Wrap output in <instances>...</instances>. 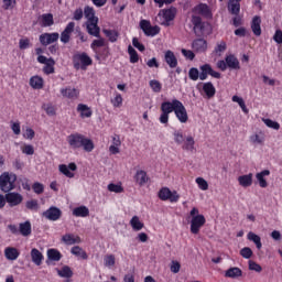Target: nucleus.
Instances as JSON below:
<instances>
[{
    "label": "nucleus",
    "instance_id": "nucleus-1",
    "mask_svg": "<svg viewBox=\"0 0 282 282\" xmlns=\"http://www.w3.org/2000/svg\"><path fill=\"white\" fill-rule=\"evenodd\" d=\"M173 112L182 124H186V122H188V112L186 111V107L178 99H172V101H163L161 104L159 122H161V124H169V118Z\"/></svg>",
    "mask_w": 282,
    "mask_h": 282
},
{
    "label": "nucleus",
    "instance_id": "nucleus-2",
    "mask_svg": "<svg viewBox=\"0 0 282 282\" xmlns=\"http://www.w3.org/2000/svg\"><path fill=\"white\" fill-rule=\"evenodd\" d=\"M67 142L70 149H84L86 153H91L95 149L94 141L78 132L69 134Z\"/></svg>",
    "mask_w": 282,
    "mask_h": 282
},
{
    "label": "nucleus",
    "instance_id": "nucleus-3",
    "mask_svg": "<svg viewBox=\"0 0 282 282\" xmlns=\"http://www.w3.org/2000/svg\"><path fill=\"white\" fill-rule=\"evenodd\" d=\"M90 48L95 53L96 61H99V63H102V61H107V58H109V44H107L105 39L99 37L98 40H94L90 44Z\"/></svg>",
    "mask_w": 282,
    "mask_h": 282
},
{
    "label": "nucleus",
    "instance_id": "nucleus-4",
    "mask_svg": "<svg viewBox=\"0 0 282 282\" xmlns=\"http://www.w3.org/2000/svg\"><path fill=\"white\" fill-rule=\"evenodd\" d=\"M191 219V227L189 230L192 235H199V231L204 226H206V217L203 214H199V209L197 207H193L189 212Z\"/></svg>",
    "mask_w": 282,
    "mask_h": 282
},
{
    "label": "nucleus",
    "instance_id": "nucleus-5",
    "mask_svg": "<svg viewBox=\"0 0 282 282\" xmlns=\"http://www.w3.org/2000/svg\"><path fill=\"white\" fill-rule=\"evenodd\" d=\"M17 188V174L3 172L0 175V191L2 193H10Z\"/></svg>",
    "mask_w": 282,
    "mask_h": 282
},
{
    "label": "nucleus",
    "instance_id": "nucleus-6",
    "mask_svg": "<svg viewBox=\"0 0 282 282\" xmlns=\"http://www.w3.org/2000/svg\"><path fill=\"white\" fill-rule=\"evenodd\" d=\"M193 32L196 36H206L210 34V24L203 22L198 15H192Z\"/></svg>",
    "mask_w": 282,
    "mask_h": 282
},
{
    "label": "nucleus",
    "instance_id": "nucleus-7",
    "mask_svg": "<svg viewBox=\"0 0 282 282\" xmlns=\"http://www.w3.org/2000/svg\"><path fill=\"white\" fill-rule=\"evenodd\" d=\"M89 65H94V59L86 53H77L73 56V66L74 69H87Z\"/></svg>",
    "mask_w": 282,
    "mask_h": 282
},
{
    "label": "nucleus",
    "instance_id": "nucleus-8",
    "mask_svg": "<svg viewBox=\"0 0 282 282\" xmlns=\"http://www.w3.org/2000/svg\"><path fill=\"white\" fill-rule=\"evenodd\" d=\"M159 199L161 202H171L172 204H175L180 202V194H177V191H171L169 187H162L159 191Z\"/></svg>",
    "mask_w": 282,
    "mask_h": 282
},
{
    "label": "nucleus",
    "instance_id": "nucleus-9",
    "mask_svg": "<svg viewBox=\"0 0 282 282\" xmlns=\"http://www.w3.org/2000/svg\"><path fill=\"white\" fill-rule=\"evenodd\" d=\"M4 196H6V204H8L10 208H14L23 204V195H21V193L8 192L4 194Z\"/></svg>",
    "mask_w": 282,
    "mask_h": 282
},
{
    "label": "nucleus",
    "instance_id": "nucleus-10",
    "mask_svg": "<svg viewBox=\"0 0 282 282\" xmlns=\"http://www.w3.org/2000/svg\"><path fill=\"white\" fill-rule=\"evenodd\" d=\"M42 217H44V219H48V221H58V219L63 217V212L56 206H51L42 213Z\"/></svg>",
    "mask_w": 282,
    "mask_h": 282
},
{
    "label": "nucleus",
    "instance_id": "nucleus-11",
    "mask_svg": "<svg viewBox=\"0 0 282 282\" xmlns=\"http://www.w3.org/2000/svg\"><path fill=\"white\" fill-rule=\"evenodd\" d=\"M140 28L145 36H158V33L160 32V26H152L151 21L149 20H141Z\"/></svg>",
    "mask_w": 282,
    "mask_h": 282
},
{
    "label": "nucleus",
    "instance_id": "nucleus-12",
    "mask_svg": "<svg viewBox=\"0 0 282 282\" xmlns=\"http://www.w3.org/2000/svg\"><path fill=\"white\" fill-rule=\"evenodd\" d=\"M163 61L167 65V67H170V69H177V66L180 65L175 52L171 50L164 52Z\"/></svg>",
    "mask_w": 282,
    "mask_h": 282
},
{
    "label": "nucleus",
    "instance_id": "nucleus-13",
    "mask_svg": "<svg viewBox=\"0 0 282 282\" xmlns=\"http://www.w3.org/2000/svg\"><path fill=\"white\" fill-rule=\"evenodd\" d=\"M86 30L90 36H96V39L100 37V26H98V18L97 19H90L86 22Z\"/></svg>",
    "mask_w": 282,
    "mask_h": 282
},
{
    "label": "nucleus",
    "instance_id": "nucleus-14",
    "mask_svg": "<svg viewBox=\"0 0 282 282\" xmlns=\"http://www.w3.org/2000/svg\"><path fill=\"white\" fill-rule=\"evenodd\" d=\"M61 35L57 32L54 33H43L40 35V43L47 47V45H52V43L58 42Z\"/></svg>",
    "mask_w": 282,
    "mask_h": 282
},
{
    "label": "nucleus",
    "instance_id": "nucleus-15",
    "mask_svg": "<svg viewBox=\"0 0 282 282\" xmlns=\"http://www.w3.org/2000/svg\"><path fill=\"white\" fill-rule=\"evenodd\" d=\"M197 89L200 91V94L203 91L207 100L215 98V94H217V88H215V85H213L212 82L203 83L202 89L199 86H197Z\"/></svg>",
    "mask_w": 282,
    "mask_h": 282
},
{
    "label": "nucleus",
    "instance_id": "nucleus-16",
    "mask_svg": "<svg viewBox=\"0 0 282 282\" xmlns=\"http://www.w3.org/2000/svg\"><path fill=\"white\" fill-rule=\"evenodd\" d=\"M59 91L63 98H68V100H78V98L80 97V90L72 88L70 86L61 88Z\"/></svg>",
    "mask_w": 282,
    "mask_h": 282
},
{
    "label": "nucleus",
    "instance_id": "nucleus-17",
    "mask_svg": "<svg viewBox=\"0 0 282 282\" xmlns=\"http://www.w3.org/2000/svg\"><path fill=\"white\" fill-rule=\"evenodd\" d=\"M76 28V23L75 22H69L66 28L64 29V31L61 33V42L64 44L69 43L70 39H72V34L74 33V30Z\"/></svg>",
    "mask_w": 282,
    "mask_h": 282
},
{
    "label": "nucleus",
    "instance_id": "nucleus-18",
    "mask_svg": "<svg viewBox=\"0 0 282 282\" xmlns=\"http://www.w3.org/2000/svg\"><path fill=\"white\" fill-rule=\"evenodd\" d=\"M192 50L197 54H204L208 50V42L204 39H196L192 42Z\"/></svg>",
    "mask_w": 282,
    "mask_h": 282
},
{
    "label": "nucleus",
    "instance_id": "nucleus-19",
    "mask_svg": "<svg viewBox=\"0 0 282 282\" xmlns=\"http://www.w3.org/2000/svg\"><path fill=\"white\" fill-rule=\"evenodd\" d=\"M225 62L227 63L228 69H234L236 72H239V69H241V64L239 63V58H237L235 54L226 55Z\"/></svg>",
    "mask_w": 282,
    "mask_h": 282
},
{
    "label": "nucleus",
    "instance_id": "nucleus-20",
    "mask_svg": "<svg viewBox=\"0 0 282 282\" xmlns=\"http://www.w3.org/2000/svg\"><path fill=\"white\" fill-rule=\"evenodd\" d=\"M194 14H200V17H205V19H210L213 13L210 12V8L208 4L199 3L193 9Z\"/></svg>",
    "mask_w": 282,
    "mask_h": 282
},
{
    "label": "nucleus",
    "instance_id": "nucleus-21",
    "mask_svg": "<svg viewBox=\"0 0 282 282\" xmlns=\"http://www.w3.org/2000/svg\"><path fill=\"white\" fill-rule=\"evenodd\" d=\"M58 169L63 175L72 178V177H74V172H72V171H76L78 169V166L76 165V163H69L68 165L61 164Z\"/></svg>",
    "mask_w": 282,
    "mask_h": 282
},
{
    "label": "nucleus",
    "instance_id": "nucleus-22",
    "mask_svg": "<svg viewBox=\"0 0 282 282\" xmlns=\"http://www.w3.org/2000/svg\"><path fill=\"white\" fill-rule=\"evenodd\" d=\"M41 28H52L54 24V15L52 13H44L39 18Z\"/></svg>",
    "mask_w": 282,
    "mask_h": 282
},
{
    "label": "nucleus",
    "instance_id": "nucleus-23",
    "mask_svg": "<svg viewBox=\"0 0 282 282\" xmlns=\"http://www.w3.org/2000/svg\"><path fill=\"white\" fill-rule=\"evenodd\" d=\"M134 182L135 184H139L140 186H144V184L149 183V175L147 174V171L139 170L134 174Z\"/></svg>",
    "mask_w": 282,
    "mask_h": 282
},
{
    "label": "nucleus",
    "instance_id": "nucleus-24",
    "mask_svg": "<svg viewBox=\"0 0 282 282\" xmlns=\"http://www.w3.org/2000/svg\"><path fill=\"white\" fill-rule=\"evenodd\" d=\"M21 252H19V249L14 247H7L4 249V257L8 259V261H17L20 257Z\"/></svg>",
    "mask_w": 282,
    "mask_h": 282
},
{
    "label": "nucleus",
    "instance_id": "nucleus-25",
    "mask_svg": "<svg viewBox=\"0 0 282 282\" xmlns=\"http://www.w3.org/2000/svg\"><path fill=\"white\" fill-rule=\"evenodd\" d=\"M62 241L66 246H74L76 243H80L83 240L79 238V236H75L74 234H66L62 237Z\"/></svg>",
    "mask_w": 282,
    "mask_h": 282
},
{
    "label": "nucleus",
    "instance_id": "nucleus-26",
    "mask_svg": "<svg viewBox=\"0 0 282 282\" xmlns=\"http://www.w3.org/2000/svg\"><path fill=\"white\" fill-rule=\"evenodd\" d=\"M19 232L22 235V237H30V235H32V223H30V220L20 223Z\"/></svg>",
    "mask_w": 282,
    "mask_h": 282
},
{
    "label": "nucleus",
    "instance_id": "nucleus-27",
    "mask_svg": "<svg viewBox=\"0 0 282 282\" xmlns=\"http://www.w3.org/2000/svg\"><path fill=\"white\" fill-rule=\"evenodd\" d=\"M268 175H270V170H263L256 174L260 188H268V181L265 180Z\"/></svg>",
    "mask_w": 282,
    "mask_h": 282
},
{
    "label": "nucleus",
    "instance_id": "nucleus-28",
    "mask_svg": "<svg viewBox=\"0 0 282 282\" xmlns=\"http://www.w3.org/2000/svg\"><path fill=\"white\" fill-rule=\"evenodd\" d=\"M29 85L32 89H43V85H45V80L43 77L35 75L30 78Z\"/></svg>",
    "mask_w": 282,
    "mask_h": 282
},
{
    "label": "nucleus",
    "instance_id": "nucleus-29",
    "mask_svg": "<svg viewBox=\"0 0 282 282\" xmlns=\"http://www.w3.org/2000/svg\"><path fill=\"white\" fill-rule=\"evenodd\" d=\"M77 111L80 113V118H91V116H94L91 108L85 104H78Z\"/></svg>",
    "mask_w": 282,
    "mask_h": 282
},
{
    "label": "nucleus",
    "instance_id": "nucleus-30",
    "mask_svg": "<svg viewBox=\"0 0 282 282\" xmlns=\"http://www.w3.org/2000/svg\"><path fill=\"white\" fill-rule=\"evenodd\" d=\"M252 173L241 175L238 177V183L240 186H242V188H248L252 185Z\"/></svg>",
    "mask_w": 282,
    "mask_h": 282
},
{
    "label": "nucleus",
    "instance_id": "nucleus-31",
    "mask_svg": "<svg viewBox=\"0 0 282 282\" xmlns=\"http://www.w3.org/2000/svg\"><path fill=\"white\" fill-rule=\"evenodd\" d=\"M243 275V271H241L238 267H231L225 272V276L227 279H239V276Z\"/></svg>",
    "mask_w": 282,
    "mask_h": 282
},
{
    "label": "nucleus",
    "instance_id": "nucleus-32",
    "mask_svg": "<svg viewBox=\"0 0 282 282\" xmlns=\"http://www.w3.org/2000/svg\"><path fill=\"white\" fill-rule=\"evenodd\" d=\"M251 30L254 36H259L261 34V17L256 15L251 21Z\"/></svg>",
    "mask_w": 282,
    "mask_h": 282
},
{
    "label": "nucleus",
    "instance_id": "nucleus-33",
    "mask_svg": "<svg viewBox=\"0 0 282 282\" xmlns=\"http://www.w3.org/2000/svg\"><path fill=\"white\" fill-rule=\"evenodd\" d=\"M31 259H32V261H33V263H34L35 265H42V264H43V259H44V257H43V253L40 252L39 249L33 248V249L31 250Z\"/></svg>",
    "mask_w": 282,
    "mask_h": 282
},
{
    "label": "nucleus",
    "instance_id": "nucleus-34",
    "mask_svg": "<svg viewBox=\"0 0 282 282\" xmlns=\"http://www.w3.org/2000/svg\"><path fill=\"white\" fill-rule=\"evenodd\" d=\"M57 274L62 279H72V276H74V271H72L69 265H64L62 269H57Z\"/></svg>",
    "mask_w": 282,
    "mask_h": 282
},
{
    "label": "nucleus",
    "instance_id": "nucleus-35",
    "mask_svg": "<svg viewBox=\"0 0 282 282\" xmlns=\"http://www.w3.org/2000/svg\"><path fill=\"white\" fill-rule=\"evenodd\" d=\"M70 253L74 254L75 257H79L84 261H86V259H89V256H87V252L83 250V248H80L79 246L73 247L70 249Z\"/></svg>",
    "mask_w": 282,
    "mask_h": 282
},
{
    "label": "nucleus",
    "instance_id": "nucleus-36",
    "mask_svg": "<svg viewBox=\"0 0 282 282\" xmlns=\"http://www.w3.org/2000/svg\"><path fill=\"white\" fill-rule=\"evenodd\" d=\"M247 238L249 239V241H253V243L256 245V248L258 250H261V248H263V245L261 243V237L252 231H250L247 235Z\"/></svg>",
    "mask_w": 282,
    "mask_h": 282
},
{
    "label": "nucleus",
    "instance_id": "nucleus-37",
    "mask_svg": "<svg viewBox=\"0 0 282 282\" xmlns=\"http://www.w3.org/2000/svg\"><path fill=\"white\" fill-rule=\"evenodd\" d=\"M47 259L48 261H61V259H63V254L57 249H48Z\"/></svg>",
    "mask_w": 282,
    "mask_h": 282
},
{
    "label": "nucleus",
    "instance_id": "nucleus-38",
    "mask_svg": "<svg viewBox=\"0 0 282 282\" xmlns=\"http://www.w3.org/2000/svg\"><path fill=\"white\" fill-rule=\"evenodd\" d=\"M184 151H195V139L191 135L186 137L184 144L182 145Z\"/></svg>",
    "mask_w": 282,
    "mask_h": 282
},
{
    "label": "nucleus",
    "instance_id": "nucleus-39",
    "mask_svg": "<svg viewBox=\"0 0 282 282\" xmlns=\"http://www.w3.org/2000/svg\"><path fill=\"white\" fill-rule=\"evenodd\" d=\"M228 10L230 14H235V17H238L239 12H241V4L239 3V1H229Z\"/></svg>",
    "mask_w": 282,
    "mask_h": 282
},
{
    "label": "nucleus",
    "instance_id": "nucleus-40",
    "mask_svg": "<svg viewBox=\"0 0 282 282\" xmlns=\"http://www.w3.org/2000/svg\"><path fill=\"white\" fill-rule=\"evenodd\" d=\"M73 215L74 217H89V208H87L86 206L76 207L73 210Z\"/></svg>",
    "mask_w": 282,
    "mask_h": 282
},
{
    "label": "nucleus",
    "instance_id": "nucleus-41",
    "mask_svg": "<svg viewBox=\"0 0 282 282\" xmlns=\"http://www.w3.org/2000/svg\"><path fill=\"white\" fill-rule=\"evenodd\" d=\"M130 226L133 230L139 231L144 228V223L140 221V217L133 216L130 220Z\"/></svg>",
    "mask_w": 282,
    "mask_h": 282
},
{
    "label": "nucleus",
    "instance_id": "nucleus-42",
    "mask_svg": "<svg viewBox=\"0 0 282 282\" xmlns=\"http://www.w3.org/2000/svg\"><path fill=\"white\" fill-rule=\"evenodd\" d=\"M199 69H200L199 80H206L208 76H210V69H212L210 64H204L199 67Z\"/></svg>",
    "mask_w": 282,
    "mask_h": 282
},
{
    "label": "nucleus",
    "instance_id": "nucleus-43",
    "mask_svg": "<svg viewBox=\"0 0 282 282\" xmlns=\"http://www.w3.org/2000/svg\"><path fill=\"white\" fill-rule=\"evenodd\" d=\"M54 65H56V62L54 61V58L50 57L48 63L44 64L43 73L46 74V76H50V74H54Z\"/></svg>",
    "mask_w": 282,
    "mask_h": 282
},
{
    "label": "nucleus",
    "instance_id": "nucleus-44",
    "mask_svg": "<svg viewBox=\"0 0 282 282\" xmlns=\"http://www.w3.org/2000/svg\"><path fill=\"white\" fill-rule=\"evenodd\" d=\"M162 17L164 19V21L169 22V21H173V19H175V8H171V9H165L162 10Z\"/></svg>",
    "mask_w": 282,
    "mask_h": 282
},
{
    "label": "nucleus",
    "instance_id": "nucleus-45",
    "mask_svg": "<svg viewBox=\"0 0 282 282\" xmlns=\"http://www.w3.org/2000/svg\"><path fill=\"white\" fill-rule=\"evenodd\" d=\"M42 109L50 117L56 116V106H54L52 102L43 104Z\"/></svg>",
    "mask_w": 282,
    "mask_h": 282
},
{
    "label": "nucleus",
    "instance_id": "nucleus-46",
    "mask_svg": "<svg viewBox=\"0 0 282 282\" xmlns=\"http://www.w3.org/2000/svg\"><path fill=\"white\" fill-rule=\"evenodd\" d=\"M226 50H228V44L226 43V41H220L216 44L214 48V53L217 54L218 56H221V54H224Z\"/></svg>",
    "mask_w": 282,
    "mask_h": 282
},
{
    "label": "nucleus",
    "instance_id": "nucleus-47",
    "mask_svg": "<svg viewBox=\"0 0 282 282\" xmlns=\"http://www.w3.org/2000/svg\"><path fill=\"white\" fill-rule=\"evenodd\" d=\"M128 54L130 56V63L135 64L138 61H140V55L138 54V51L133 48V46H128Z\"/></svg>",
    "mask_w": 282,
    "mask_h": 282
},
{
    "label": "nucleus",
    "instance_id": "nucleus-48",
    "mask_svg": "<svg viewBox=\"0 0 282 282\" xmlns=\"http://www.w3.org/2000/svg\"><path fill=\"white\" fill-rule=\"evenodd\" d=\"M104 34L107 36V39L110 41V43H116V41H118L119 34L115 30L104 29Z\"/></svg>",
    "mask_w": 282,
    "mask_h": 282
},
{
    "label": "nucleus",
    "instance_id": "nucleus-49",
    "mask_svg": "<svg viewBox=\"0 0 282 282\" xmlns=\"http://www.w3.org/2000/svg\"><path fill=\"white\" fill-rule=\"evenodd\" d=\"M149 85L154 94H160V91H162V84L160 83V80L151 79Z\"/></svg>",
    "mask_w": 282,
    "mask_h": 282
},
{
    "label": "nucleus",
    "instance_id": "nucleus-50",
    "mask_svg": "<svg viewBox=\"0 0 282 282\" xmlns=\"http://www.w3.org/2000/svg\"><path fill=\"white\" fill-rule=\"evenodd\" d=\"M108 191L110 193H124V187H122V184L110 183L108 184Z\"/></svg>",
    "mask_w": 282,
    "mask_h": 282
},
{
    "label": "nucleus",
    "instance_id": "nucleus-51",
    "mask_svg": "<svg viewBox=\"0 0 282 282\" xmlns=\"http://www.w3.org/2000/svg\"><path fill=\"white\" fill-rule=\"evenodd\" d=\"M173 138H174L175 144H183L184 143V133L182 132V130H175L173 132Z\"/></svg>",
    "mask_w": 282,
    "mask_h": 282
},
{
    "label": "nucleus",
    "instance_id": "nucleus-52",
    "mask_svg": "<svg viewBox=\"0 0 282 282\" xmlns=\"http://www.w3.org/2000/svg\"><path fill=\"white\" fill-rule=\"evenodd\" d=\"M199 76H200L199 69H197L196 67L189 68L188 70L189 80H194V82L199 80Z\"/></svg>",
    "mask_w": 282,
    "mask_h": 282
},
{
    "label": "nucleus",
    "instance_id": "nucleus-53",
    "mask_svg": "<svg viewBox=\"0 0 282 282\" xmlns=\"http://www.w3.org/2000/svg\"><path fill=\"white\" fill-rule=\"evenodd\" d=\"M104 263L106 268H113L116 265V256L113 254H108L104 258Z\"/></svg>",
    "mask_w": 282,
    "mask_h": 282
},
{
    "label": "nucleus",
    "instance_id": "nucleus-54",
    "mask_svg": "<svg viewBox=\"0 0 282 282\" xmlns=\"http://www.w3.org/2000/svg\"><path fill=\"white\" fill-rule=\"evenodd\" d=\"M122 95L120 93H117L115 98L110 100L111 105L116 108L122 107Z\"/></svg>",
    "mask_w": 282,
    "mask_h": 282
},
{
    "label": "nucleus",
    "instance_id": "nucleus-55",
    "mask_svg": "<svg viewBox=\"0 0 282 282\" xmlns=\"http://www.w3.org/2000/svg\"><path fill=\"white\" fill-rule=\"evenodd\" d=\"M196 184L200 191H208V182L204 177H197Z\"/></svg>",
    "mask_w": 282,
    "mask_h": 282
},
{
    "label": "nucleus",
    "instance_id": "nucleus-56",
    "mask_svg": "<svg viewBox=\"0 0 282 282\" xmlns=\"http://www.w3.org/2000/svg\"><path fill=\"white\" fill-rule=\"evenodd\" d=\"M84 15L87 18L88 21H90V19H98L96 17V13L94 11V8L91 7H86L84 10Z\"/></svg>",
    "mask_w": 282,
    "mask_h": 282
},
{
    "label": "nucleus",
    "instance_id": "nucleus-57",
    "mask_svg": "<svg viewBox=\"0 0 282 282\" xmlns=\"http://www.w3.org/2000/svg\"><path fill=\"white\" fill-rule=\"evenodd\" d=\"M32 188H33V192L36 194V195H41L44 193L45 191V186L42 184V183H39V182H35L33 185H32Z\"/></svg>",
    "mask_w": 282,
    "mask_h": 282
},
{
    "label": "nucleus",
    "instance_id": "nucleus-58",
    "mask_svg": "<svg viewBox=\"0 0 282 282\" xmlns=\"http://www.w3.org/2000/svg\"><path fill=\"white\" fill-rule=\"evenodd\" d=\"M264 124H267L269 129H274L275 131L281 129V124H279L276 121H273L272 119H265Z\"/></svg>",
    "mask_w": 282,
    "mask_h": 282
},
{
    "label": "nucleus",
    "instance_id": "nucleus-59",
    "mask_svg": "<svg viewBox=\"0 0 282 282\" xmlns=\"http://www.w3.org/2000/svg\"><path fill=\"white\" fill-rule=\"evenodd\" d=\"M25 207L29 210H39V200H36V199L28 200L25 204Z\"/></svg>",
    "mask_w": 282,
    "mask_h": 282
},
{
    "label": "nucleus",
    "instance_id": "nucleus-60",
    "mask_svg": "<svg viewBox=\"0 0 282 282\" xmlns=\"http://www.w3.org/2000/svg\"><path fill=\"white\" fill-rule=\"evenodd\" d=\"M250 142H252V144H263V142H265V138L259 134H252L250 137Z\"/></svg>",
    "mask_w": 282,
    "mask_h": 282
},
{
    "label": "nucleus",
    "instance_id": "nucleus-61",
    "mask_svg": "<svg viewBox=\"0 0 282 282\" xmlns=\"http://www.w3.org/2000/svg\"><path fill=\"white\" fill-rule=\"evenodd\" d=\"M240 254L243 259H250L252 257V249L245 247L240 250Z\"/></svg>",
    "mask_w": 282,
    "mask_h": 282
},
{
    "label": "nucleus",
    "instance_id": "nucleus-62",
    "mask_svg": "<svg viewBox=\"0 0 282 282\" xmlns=\"http://www.w3.org/2000/svg\"><path fill=\"white\" fill-rule=\"evenodd\" d=\"M22 153H24V155H34V147L32 144H25L22 148Z\"/></svg>",
    "mask_w": 282,
    "mask_h": 282
},
{
    "label": "nucleus",
    "instance_id": "nucleus-63",
    "mask_svg": "<svg viewBox=\"0 0 282 282\" xmlns=\"http://www.w3.org/2000/svg\"><path fill=\"white\" fill-rule=\"evenodd\" d=\"M19 47L20 50H28V47H30V39H21L19 41Z\"/></svg>",
    "mask_w": 282,
    "mask_h": 282
},
{
    "label": "nucleus",
    "instance_id": "nucleus-64",
    "mask_svg": "<svg viewBox=\"0 0 282 282\" xmlns=\"http://www.w3.org/2000/svg\"><path fill=\"white\" fill-rule=\"evenodd\" d=\"M273 41L278 43V45L282 44V31L281 29H278L273 35Z\"/></svg>",
    "mask_w": 282,
    "mask_h": 282
}]
</instances>
